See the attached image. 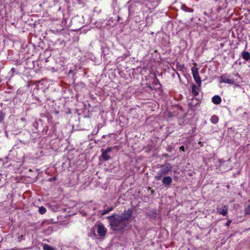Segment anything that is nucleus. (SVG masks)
<instances>
[{"label": "nucleus", "mask_w": 250, "mask_h": 250, "mask_svg": "<svg viewBox=\"0 0 250 250\" xmlns=\"http://www.w3.org/2000/svg\"><path fill=\"white\" fill-rule=\"evenodd\" d=\"M39 212L41 214H43L46 212V209L43 207H41L39 208Z\"/></svg>", "instance_id": "16"}, {"label": "nucleus", "mask_w": 250, "mask_h": 250, "mask_svg": "<svg viewBox=\"0 0 250 250\" xmlns=\"http://www.w3.org/2000/svg\"><path fill=\"white\" fill-rule=\"evenodd\" d=\"M180 149L184 151V146H181L180 147Z\"/></svg>", "instance_id": "23"}, {"label": "nucleus", "mask_w": 250, "mask_h": 250, "mask_svg": "<svg viewBox=\"0 0 250 250\" xmlns=\"http://www.w3.org/2000/svg\"><path fill=\"white\" fill-rule=\"evenodd\" d=\"M200 87L201 86H199L198 85L197 86L194 84L192 85L191 93L194 96H196L198 95Z\"/></svg>", "instance_id": "8"}, {"label": "nucleus", "mask_w": 250, "mask_h": 250, "mask_svg": "<svg viewBox=\"0 0 250 250\" xmlns=\"http://www.w3.org/2000/svg\"><path fill=\"white\" fill-rule=\"evenodd\" d=\"M94 229H96L97 233V234L96 233H94L95 236H98L100 238H103L107 232L106 229L102 224L96 225L94 226Z\"/></svg>", "instance_id": "2"}, {"label": "nucleus", "mask_w": 250, "mask_h": 250, "mask_svg": "<svg viewBox=\"0 0 250 250\" xmlns=\"http://www.w3.org/2000/svg\"><path fill=\"white\" fill-rule=\"evenodd\" d=\"M245 214L247 215L250 214V205L246 208Z\"/></svg>", "instance_id": "19"}, {"label": "nucleus", "mask_w": 250, "mask_h": 250, "mask_svg": "<svg viewBox=\"0 0 250 250\" xmlns=\"http://www.w3.org/2000/svg\"><path fill=\"white\" fill-rule=\"evenodd\" d=\"M112 150V149L111 147H108L107 148H106L104 151V152L108 153L110 152H111Z\"/></svg>", "instance_id": "20"}, {"label": "nucleus", "mask_w": 250, "mask_h": 250, "mask_svg": "<svg viewBox=\"0 0 250 250\" xmlns=\"http://www.w3.org/2000/svg\"><path fill=\"white\" fill-rule=\"evenodd\" d=\"M172 181V178L170 176H166L163 178L162 180L163 184L165 187H169Z\"/></svg>", "instance_id": "7"}, {"label": "nucleus", "mask_w": 250, "mask_h": 250, "mask_svg": "<svg viewBox=\"0 0 250 250\" xmlns=\"http://www.w3.org/2000/svg\"><path fill=\"white\" fill-rule=\"evenodd\" d=\"M182 8L183 10L186 12H192L193 11L192 9L187 7L185 5H183L182 6Z\"/></svg>", "instance_id": "15"}, {"label": "nucleus", "mask_w": 250, "mask_h": 250, "mask_svg": "<svg viewBox=\"0 0 250 250\" xmlns=\"http://www.w3.org/2000/svg\"><path fill=\"white\" fill-rule=\"evenodd\" d=\"M241 56L242 58L246 61H248L250 60V53L248 51H243L242 53Z\"/></svg>", "instance_id": "10"}, {"label": "nucleus", "mask_w": 250, "mask_h": 250, "mask_svg": "<svg viewBox=\"0 0 250 250\" xmlns=\"http://www.w3.org/2000/svg\"><path fill=\"white\" fill-rule=\"evenodd\" d=\"M102 158L105 160V161H108L109 159V157L107 155V153L103 151L102 153Z\"/></svg>", "instance_id": "14"}, {"label": "nucleus", "mask_w": 250, "mask_h": 250, "mask_svg": "<svg viewBox=\"0 0 250 250\" xmlns=\"http://www.w3.org/2000/svg\"><path fill=\"white\" fill-rule=\"evenodd\" d=\"M163 174H161V173H160V172L159 171L157 173V175L155 176V178L156 179V180H160L161 178H162V176H163Z\"/></svg>", "instance_id": "18"}, {"label": "nucleus", "mask_w": 250, "mask_h": 250, "mask_svg": "<svg viewBox=\"0 0 250 250\" xmlns=\"http://www.w3.org/2000/svg\"><path fill=\"white\" fill-rule=\"evenodd\" d=\"M219 162H220V163H222L223 162V160H219Z\"/></svg>", "instance_id": "24"}, {"label": "nucleus", "mask_w": 250, "mask_h": 250, "mask_svg": "<svg viewBox=\"0 0 250 250\" xmlns=\"http://www.w3.org/2000/svg\"><path fill=\"white\" fill-rule=\"evenodd\" d=\"M42 248L43 250H56L53 247L46 244L43 245Z\"/></svg>", "instance_id": "11"}, {"label": "nucleus", "mask_w": 250, "mask_h": 250, "mask_svg": "<svg viewBox=\"0 0 250 250\" xmlns=\"http://www.w3.org/2000/svg\"><path fill=\"white\" fill-rule=\"evenodd\" d=\"M5 113L0 110V123L2 122L5 118Z\"/></svg>", "instance_id": "17"}, {"label": "nucleus", "mask_w": 250, "mask_h": 250, "mask_svg": "<svg viewBox=\"0 0 250 250\" xmlns=\"http://www.w3.org/2000/svg\"><path fill=\"white\" fill-rule=\"evenodd\" d=\"M231 220H229L226 223L225 226L227 227H229L230 225V224H231Z\"/></svg>", "instance_id": "21"}, {"label": "nucleus", "mask_w": 250, "mask_h": 250, "mask_svg": "<svg viewBox=\"0 0 250 250\" xmlns=\"http://www.w3.org/2000/svg\"><path fill=\"white\" fill-rule=\"evenodd\" d=\"M191 71L192 76L196 83L199 86H201L202 81L201 80V78L198 72V69L195 66L192 67L191 68Z\"/></svg>", "instance_id": "3"}, {"label": "nucleus", "mask_w": 250, "mask_h": 250, "mask_svg": "<svg viewBox=\"0 0 250 250\" xmlns=\"http://www.w3.org/2000/svg\"><path fill=\"white\" fill-rule=\"evenodd\" d=\"M177 66H178L179 67H180L181 68H182L184 67L183 65L180 64V63H177Z\"/></svg>", "instance_id": "22"}, {"label": "nucleus", "mask_w": 250, "mask_h": 250, "mask_svg": "<svg viewBox=\"0 0 250 250\" xmlns=\"http://www.w3.org/2000/svg\"><path fill=\"white\" fill-rule=\"evenodd\" d=\"M221 101V98L218 95H215L212 98V102L215 104H220Z\"/></svg>", "instance_id": "9"}, {"label": "nucleus", "mask_w": 250, "mask_h": 250, "mask_svg": "<svg viewBox=\"0 0 250 250\" xmlns=\"http://www.w3.org/2000/svg\"><path fill=\"white\" fill-rule=\"evenodd\" d=\"M113 209V207H110L107 209H104L102 213V215H104L107 213H108L109 212L111 211Z\"/></svg>", "instance_id": "13"}, {"label": "nucleus", "mask_w": 250, "mask_h": 250, "mask_svg": "<svg viewBox=\"0 0 250 250\" xmlns=\"http://www.w3.org/2000/svg\"><path fill=\"white\" fill-rule=\"evenodd\" d=\"M172 166L170 164H167L166 165H163L161 167V169L159 170L161 174L166 175L171 171Z\"/></svg>", "instance_id": "5"}, {"label": "nucleus", "mask_w": 250, "mask_h": 250, "mask_svg": "<svg viewBox=\"0 0 250 250\" xmlns=\"http://www.w3.org/2000/svg\"><path fill=\"white\" fill-rule=\"evenodd\" d=\"M219 119L218 116L216 115L212 116L210 118V121L214 124H217L218 122Z\"/></svg>", "instance_id": "12"}, {"label": "nucleus", "mask_w": 250, "mask_h": 250, "mask_svg": "<svg viewBox=\"0 0 250 250\" xmlns=\"http://www.w3.org/2000/svg\"><path fill=\"white\" fill-rule=\"evenodd\" d=\"M216 210L217 213L225 216L228 214L229 207L228 206H224L222 208L217 207Z\"/></svg>", "instance_id": "6"}, {"label": "nucleus", "mask_w": 250, "mask_h": 250, "mask_svg": "<svg viewBox=\"0 0 250 250\" xmlns=\"http://www.w3.org/2000/svg\"><path fill=\"white\" fill-rule=\"evenodd\" d=\"M133 215L131 209L124 210L121 214H114L107 217L112 230L119 232L123 231L127 227L128 222L131 220Z\"/></svg>", "instance_id": "1"}, {"label": "nucleus", "mask_w": 250, "mask_h": 250, "mask_svg": "<svg viewBox=\"0 0 250 250\" xmlns=\"http://www.w3.org/2000/svg\"><path fill=\"white\" fill-rule=\"evenodd\" d=\"M221 82L230 84H232L235 83L234 79L231 78L230 75H228L226 74H224L221 76Z\"/></svg>", "instance_id": "4"}, {"label": "nucleus", "mask_w": 250, "mask_h": 250, "mask_svg": "<svg viewBox=\"0 0 250 250\" xmlns=\"http://www.w3.org/2000/svg\"><path fill=\"white\" fill-rule=\"evenodd\" d=\"M236 76H239V74H238V73H237V74H236Z\"/></svg>", "instance_id": "25"}]
</instances>
